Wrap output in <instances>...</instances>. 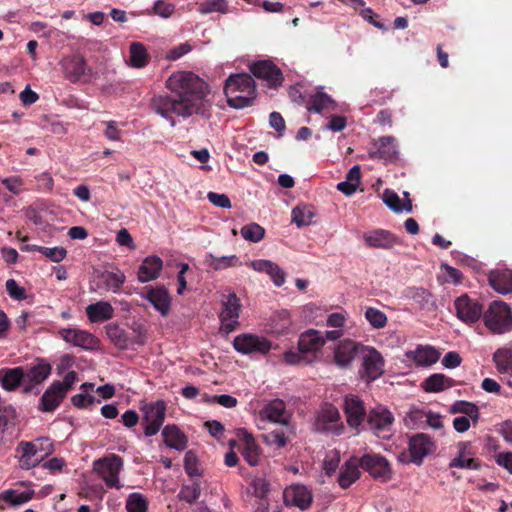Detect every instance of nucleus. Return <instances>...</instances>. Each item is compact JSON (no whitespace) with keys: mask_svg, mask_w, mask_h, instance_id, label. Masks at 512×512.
<instances>
[{"mask_svg":"<svg viewBox=\"0 0 512 512\" xmlns=\"http://www.w3.org/2000/svg\"><path fill=\"white\" fill-rule=\"evenodd\" d=\"M166 87L177 97L168 95L154 96L151 101L152 110L167 120L172 127L176 125L173 115L188 118L200 115L211 116V103L206 99L205 82L189 71L173 73L166 81Z\"/></svg>","mask_w":512,"mask_h":512,"instance_id":"nucleus-1","label":"nucleus"},{"mask_svg":"<svg viewBox=\"0 0 512 512\" xmlns=\"http://www.w3.org/2000/svg\"><path fill=\"white\" fill-rule=\"evenodd\" d=\"M224 93L230 107L242 109L251 105L256 97L255 82L246 73L230 75L225 82Z\"/></svg>","mask_w":512,"mask_h":512,"instance_id":"nucleus-2","label":"nucleus"},{"mask_svg":"<svg viewBox=\"0 0 512 512\" xmlns=\"http://www.w3.org/2000/svg\"><path fill=\"white\" fill-rule=\"evenodd\" d=\"M124 468L123 459L117 454H109L96 459L92 463V470L105 483L108 488L121 489L120 473Z\"/></svg>","mask_w":512,"mask_h":512,"instance_id":"nucleus-3","label":"nucleus"},{"mask_svg":"<svg viewBox=\"0 0 512 512\" xmlns=\"http://www.w3.org/2000/svg\"><path fill=\"white\" fill-rule=\"evenodd\" d=\"M486 327L495 334H504L512 330V312L503 301H494L483 315Z\"/></svg>","mask_w":512,"mask_h":512,"instance_id":"nucleus-4","label":"nucleus"},{"mask_svg":"<svg viewBox=\"0 0 512 512\" xmlns=\"http://www.w3.org/2000/svg\"><path fill=\"white\" fill-rule=\"evenodd\" d=\"M233 347L241 354L257 355L268 353L272 348V343L262 335L242 333L234 338Z\"/></svg>","mask_w":512,"mask_h":512,"instance_id":"nucleus-5","label":"nucleus"},{"mask_svg":"<svg viewBox=\"0 0 512 512\" xmlns=\"http://www.w3.org/2000/svg\"><path fill=\"white\" fill-rule=\"evenodd\" d=\"M362 364L360 375L367 382L374 381L384 373V359L374 347L365 346L362 348Z\"/></svg>","mask_w":512,"mask_h":512,"instance_id":"nucleus-6","label":"nucleus"},{"mask_svg":"<svg viewBox=\"0 0 512 512\" xmlns=\"http://www.w3.org/2000/svg\"><path fill=\"white\" fill-rule=\"evenodd\" d=\"M370 430L375 436L382 439H389L393 434L394 417L385 407L373 408L367 416Z\"/></svg>","mask_w":512,"mask_h":512,"instance_id":"nucleus-7","label":"nucleus"},{"mask_svg":"<svg viewBox=\"0 0 512 512\" xmlns=\"http://www.w3.org/2000/svg\"><path fill=\"white\" fill-rule=\"evenodd\" d=\"M240 308V299L235 293L223 296L222 309L219 314L221 331L228 334L238 327Z\"/></svg>","mask_w":512,"mask_h":512,"instance_id":"nucleus-8","label":"nucleus"},{"mask_svg":"<svg viewBox=\"0 0 512 512\" xmlns=\"http://www.w3.org/2000/svg\"><path fill=\"white\" fill-rule=\"evenodd\" d=\"M63 74L72 83L78 81L87 82L92 77V70L81 55H70L60 61Z\"/></svg>","mask_w":512,"mask_h":512,"instance_id":"nucleus-9","label":"nucleus"},{"mask_svg":"<svg viewBox=\"0 0 512 512\" xmlns=\"http://www.w3.org/2000/svg\"><path fill=\"white\" fill-rule=\"evenodd\" d=\"M434 449V443L431 438L423 433L412 436L409 440L410 459L403 453L398 456V460L403 463L412 462L420 465L423 459Z\"/></svg>","mask_w":512,"mask_h":512,"instance_id":"nucleus-10","label":"nucleus"},{"mask_svg":"<svg viewBox=\"0 0 512 512\" xmlns=\"http://www.w3.org/2000/svg\"><path fill=\"white\" fill-rule=\"evenodd\" d=\"M259 421L270 422L280 426H288L291 413L287 410L286 404L281 399H273L266 403L259 411Z\"/></svg>","mask_w":512,"mask_h":512,"instance_id":"nucleus-11","label":"nucleus"},{"mask_svg":"<svg viewBox=\"0 0 512 512\" xmlns=\"http://www.w3.org/2000/svg\"><path fill=\"white\" fill-rule=\"evenodd\" d=\"M145 429L144 434L148 437L156 435L164 423L166 416V405L163 401L146 404L143 407Z\"/></svg>","mask_w":512,"mask_h":512,"instance_id":"nucleus-12","label":"nucleus"},{"mask_svg":"<svg viewBox=\"0 0 512 512\" xmlns=\"http://www.w3.org/2000/svg\"><path fill=\"white\" fill-rule=\"evenodd\" d=\"M360 467L373 478L387 481L391 478L390 464L385 457L379 454H365L358 459Z\"/></svg>","mask_w":512,"mask_h":512,"instance_id":"nucleus-13","label":"nucleus"},{"mask_svg":"<svg viewBox=\"0 0 512 512\" xmlns=\"http://www.w3.org/2000/svg\"><path fill=\"white\" fill-rule=\"evenodd\" d=\"M315 428L321 432H332L340 434L343 429L340 423V413L338 409L331 405H324L317 413L315 419Z\"/></svg>","mask_w":512,"mask_h":512,"instance_id":"nucleus-14","label":"nucleus"},{"mask_svg":"<svg viewBox=\"0 0 512 512\" xmlns=\"http://www.w3.org/2000/svg\"><path fill=\"white\" fill-rule=\"evenodd\" d=\"M58 334L66 343L84 350L96 349L99 344L92 333L78 328H62Z\"/></svg>","mask_w":512,"mask_h":512,"instance_id":"nucleus-15","label":"nucleus"},{"mask_svg":"<svg viewBox=\"0 0 512 512\" xmlns=\"http://www.w3.org/2000/svg\"><path fill=\"white\" fill-rule=\"evenodd\" d=\"M457 317L466 324L477 322L482 313V306L467 295H461L454 301Z\"/></svg>","mask_w":512,"mask_h":512,"instance_id":"nucleus-16","label":"nucleus"},{"mask_svg":"<svg viewBox=\"0 0 512 512\" xmlns=\"http://www.w3.org/2000/svg\"><path fill=\"white\" fill-rule=\"evenodd\" d=\"M365 346L350 339H344L337 343L333 351L334 362L338 367L347 368L354 361L355 357L362 353Z\"/></svg>","mask_w":512,"mask_h":512,"instance_id":"nucleus-17","label":"nucleus"},{"mask_svg":"<svg viewBox=\"0 0 512 512\" xmlns=\"http://www.w3.org/2000/svg\"><path fill=\"white\" fill-rule=\"evenodd\" d=\"M344 413L351 428L358 429L366 417V409L363 401L356 395H347L344 398Z\"/></svg>","mask_w":512,"mask_h":512,"instance_id":"nucleus-18","label":"nucleus"},{"mask_svg":"<svg viewBox=\"0 0 512 512\" xmlns=\"http://www.w3.org/2000/svg\"><path fill=\"white\" fill-rule=\"evenodd\" d=\"M284 502L287 506H294L300 510L307 509L312 503V493L301 484H293L285 488L283 492Z\"/></svg>","mask_w":512,"mask_h":512,"instance_id":"nucleus-19","label":"nucleus"},{"mask_svg":"<svg viewBox=\"0 0 512 512\" xmlns=\"http://www.w3.org/2000/svg\"><path fill=\"white\" fill-rule=\"evenodd\" d=\"M253 75L267 82L269 87H277L282 83V73L271 61L263 60L255 62L250 67Z\"/></svg>","mask_w":512,"mask_h":512,"instance_id":"nucleus-20","label":"nucleus"},{"mask_svg":"<svg viewBox=\"0 0 512 512\" xmlns=\"http://www.w3.org/2000/svg\"><path fill=\"white\" fill-rule=\"evenodd\" d=\"M363 240L369 248L391 249L400 244L399 238L385 229H374L363 234Z\"/></svg>","mask_w":512,"mask_h":512,"instance_id":"nucleus-21","label":"nucleus"},{"mask_svg":"<svg viewBox=\"0 0 512 512\" xmlns=\"http://www.w3.org/2000/svg\"><path fill=\"white\" fill-rule=\"evenodd\" d=\"M141 297L148 300L162 316H167L170 312L171 296L165 287H147L146 292L141 293Z\"/></svg>","mask_w":512,"mask_h":512,"instance_id":"nucleus-22","label":"nucleus"},{"mask_svg":"<svg viewBox=\"0 0 512 512\" xmlns=\"http://www.w3.org/2000/svg\"><path fill=\"white\" fill-rule=\"evenodd\" d=\"M307 109L311 112L326 115L339 110L338 104L323 91V87L309 95V104Z\"/></svg>","mask_w":512,"mask_h":512,"instance_id":"nucleus-23","label":"nucleus"},{"mask_svg":"<svg viewBox=\"0 0 512 512\" xmlns=\"http://www.w3.org/2000/svg\"><path fill=\"white\" fill-rule=\"evenodd\" d=\"M328 340L319 330L309 329L303 332L298 340V349L301 353L311 354L313 356L319 352Z\"/></svg>","mask_w":512,"mask_h":512,"instance_id":"nucleus-24","label":"nucleus"},{"mask_svg":"<svg viewBox=\"0 0 512 512\" xmlns=\"http://www.w3.org/2000/svg\"><path fill=\"white\" fill-rule=\"evenodd\" d=\"M248 265L256 272L270 277L275 286L281 287L286 280V272L275 262L268 259L250 261Z\"/></svg>","mask_w":512,"mask_h":512,"instance_id":"nucleus-25","label":"nucleus"},{"mask_svg":"<svg viewBox=\"0 0 512 512\" xmlns=\"http://www.w3.org/2000/svg\"><path fill=\"white\" fill-rule=\"evenodd\" d=\"M237 437L241 443V450L244 459L251 466L258 465L260 450L253 435L248 430L241 428L237 430Z\"/></svg>","mask_w":512,"mask_h":512,"instance_id":"nucleus-26","label":"nucleus"},{"mask_svg":"<svg viewBox=\"0 0 512 512\" xmlns=\"http://www.w3.org/2000/svg\"><path fill=\"white\" fill-rule=\"evenodd\" d=\"M163 268V262L158 256L146 257L140 265L137 279L140 283H147L159 277Z\"/></svg>","mask_w":512,"mask_h":512,"instance_id":"nucleus-27","label":"nucleus"},{"mask_svg":"<svg viewBox=\"0 0 512 512\" xmlns=\"http://www.w3.org/2000/svg\"><path fill=\"white\" fill-rule=\"evenodd\" d=\"M359 467L360 464L356 457H351L340 467L338 484L341 488H349L360 478L361 472Z\"/></svg>","mask_w":512,"mask_h":512,"instance_id":"nucleus-28","label":"nucleus"},{"mask_svg":"<svg viewBox=\"0 0 512 512\" xmlns=\"http://www.w3.org/2000/svg\"><path fill=\"white\" fill-rule=\"evenodd\" d=\"M407 359L419 366H430L439 360V352L431 346H418L415 350L406 352Z\"/></svg>","mask_w":512,"mask_h":512,"instance_id":"nucleus-29","label":"nucleus"},{"mask_svg":"<svg viewBox=\"0 0 512 512\" xmlns=\"http://www.w3.org/2000/svg\"><path fill=\"white\" fill-rule=\"evenodd\" d=\"M489 284L502 295L512 293V270H495L489 274Z\"/></svg>","mask_w":512,"mask_h":512,"instance_id":"nucleus-30","label":"nucleus"},{"mask_svg":"<svg viewBox=\"0 0 512 512\" xmlns=\"http://www.w3.org/2000/svg\"><path fill=\"white\" fill-rule=\"evenodd\" d=\"M51 373L50 364L43 360L37 362L36 365L32 366L26 373L24 372L25 381L30 384L24 388L25 392H30L34 385L42 383Z\"/></svg>","mask_w":512,"mask_h":512,"instance_id":"nucleus-31","label":"nucleus"},{"mask_svg":"<svg viewBox=\"0 0 512 512\" xmlns=\"http://www.w3.org/2000/svg\"><path fill=\"white\" fill-rule=\"evenodd\" d=\"M162 436L164 443L172 449L184 451L187 448L188 439L176 425H167L162 430Z\"/></svg>","mask_w":512,"mask_h":512,"instance_id":"nucleus-32","label":"nucleus"},{"mask_svg":"<svg viewBox=\"0 0 512 512\" xmlns=\"http://www.w3.org/2000/svg\"><path fill=\"white\" fill-rule=\"evenodd\" d=\"M373 146L375 150L372 152V157L374 158L391 161L397 157V146L395 144V139L391 136L381 137Z\"/></svg>","mask_w":512,"mask_h":512,"instance_id":"nucleus-33","label":"nucleus"},{"mask_svg":"<svg viewBox=\"0 0 512 512\" xmlns=\"http://www.w3.org/2000/svg\"><path fill=\"white\" fill-rule=\"evenodd\" d=\"M114 309L107 301H98L86 307V314L90 322H104L113 317Z\"/></svg>","mask_w":512,"mask_h":512,"instance_id":"nucleus-34","label":"nucleus"},{"mask_svg":"<svg viewBox=\"0 0 512 512\" xmlns=\"http://www.w3.org/2000/svg\"><path fill=\"white\" fill-rule=\"evenodd\" d=\"M348 314L346 312H335L328 315L326 324L333 328L325 332L328 340L334 341L343 336V328L346 325Z\"/></svg>","mask_w":512,"mask_h":512,"instance_id":"nucleus-35","label":"nucleus"},{"mask_svg":"<svg viewBox=\"0 0 512 512\" xmlns=\"http://www.w3.org/2000/svg\"><path fill=\"white\" fill-rule=\"evenodd\" d=\"M18 451L21 453L19 464L22 469H31L41 462L33 442H21Z\"/></svg>","mask_w":512,"mask_h":512,"instance_id":"nucleus-36","label":"nucleus"},{"mask_svg":"<svg viewBox=\"0 0 512 512\" xmlns=\"http://www.w3.org/2000/svg\"><path fill=\"white\" fill-rule=\"evenodd\" d=\"M64 397L65 394L60 390V385L53 383L42 395L40 409L45 412L53 411L59 406Z\"/></svg>","mask_w":512,"mask_h":512,"instance_id":"nucleus-37","label":"nucleus"},{"mask_svg":"<svg viewBox=\"0 0 512 512\" xmlns=\"http://www.w3.org/2000/svg\"><path fill=\"white\" fill-rule=\"evenodd\" d=\"M454 380L445 376L442 373H435L430 375L423 383L422 388L429 393H439L446 389L453 387Z\"/></svg>","mask_w":512,"mask_h":512,"instance_id":"nucleus-38","label":"nucleus"},{"mask_svg":"<svg viewBox=\"0 0 512 512\" xmlns=\"http://www.w3.org/2000/svg\"><path fill=\"white\" fill-rule=\"evenodd\" d=\"M269 492L270 483L262 476L254 477L245 490L248 497H255L256 500H270Z\"/></svg>","mask_w":512,"mask_h":512,"instance_id":"nucleus-39","label":"nucleus"},{"mask_svg":"<svg viewBox=\"0 0 512 512\" xmlns=\"http://www.w3.org/2000/svg\"><path fill=\"white\" fill-rule=\"evenodd\" d=\"M0 381L5 390L12 391L16 389L22 381H25L24 369L22 367L2 369L0 370Z\"/></svg>","mask_w":512,"mask_h":512,"instance_id":"nucleus-40","label":"nucleus"},{"mask_svg":"<svg viewBox=\"0 0 512 512\" xmlns=\"http://www.w3.org/2000/svg\"><path fill=\"white\" fill-rule=\"evenodd\" d=\"M206 264L215 271L241 266L242 263L236 255L215 256L212 253L207 254Z\"/></svg>","mask_w":512,"mask_h":512,"instance_id":"nucleus-41","label":"nucleus"},{"mask_svg":"<svg viewBox=\"0 0 512 512\" xmlns=\"http://www.w3.org/2000/svg\"><path fill=\"white\" fill-rule=\"evenodd\" d=\"M128 64L133 68H143L148 63V53L145 46L140 42H132L129 47Z\"/></svg>","mask_w":512,"mask_h":512,"instance_id":"nucleus-42","label":"nucleus"},{"mask_svg":"<svg viewBox=\"0 0 512 512\" xmlns=\"http://www.w3.org/2000/svg\"><path fill=\"white\" fill-rule=\"evenodd\" d=\"M383 201L392 211L401 213L403 211L410 213L412 211V202L410 199L401 200L397 193L386 189L383 193Z\"/></svg>","mask_w":512,"mask_h":512,"instance_id":"nucleus-43","label":"nucleus"},{"mask_svg":"<svg viewBox=\"0 0 512 512\" xmlns=\"http://www.w3.org/2000/svg\"><path fill=\"white\" fill-rule=\"evenodd\" d=\"M33 496V490L19 491L16 489H8L0 494V500L10 505L18 506L29 502Z\"/></svg>","mask_w":512,"mask_h":512,"instance_id":"nucleus-44","label":"nucleus"},{"mask_svg":"<svg viewBox=\"0 0 512 512\" xmlns=\"http://www.w3.org/2000/svg\"><path fill=\"white\" fill-rule=\"evenodd\" d=\"M493 361L497 370L501 374L512 376V350L508 348H499L493 354Z\"/></svg>","mask_w":512,"mask_h":512,"instance_id":"nucleus-45","label":"nucleus"},{"mask_svg":"<svg viewBox=\"0 0 512 512\" xmlns=\"http://www.w3.org/2000/svg\"><path fill=\"white\" fill-rule=\"evenodd\" d=\"M292 320L287 310L277 312L272 319V332L277 335H285L292 331Z\"/></svg>","mask_w":512,"mask_h":512,"instance_id":"nucleus-46","label":"nucleus"},{"mask_svg":"<svg viewBox=\"0 0 512 512\" xmlns=\"http://www.w3.org/2000/svg\"><path fill=\"white\" fill-rule=\"evenodd\" d=\"M468 447L467 443L461 444L459 449V454L450 462V467H457L462 469H470L476 470L480 467L479 463L476 459L471 457L466 449Z\"/></svg>","mask_w":512,"mask_h":512,"instance_id":"nucleus-47","label":"nucleus"},{"mask_svg":"<svg viewBox=\"0 0 512 512\" xmlns=\"http://www.w3.org/2000/svg\"><path fill=\"white\" fill-rule=\"evenodd\" d=\"M102 278L105 288L113 293H119L126 280L124 272L119 269L104 272Z\"/></svg>","mask_w":512,"mask_h":512,"instance_id":"nucleus-48","label":"nucleus"},{"mask_svg":"<svg viewBox=\"0 0 512 512\" xmlns=\"http://www.w3.org/2000/svg\"><path fill=\"white\" fill-rule=\"evenodd\" d=\"M313 207L308 205H299L293 208L291 216L292 222L298 227L308 226L312 223L314 218Z\"/></svg>","mask_w":512,"mask_h":512,"instance_id":"nucleus-49","label":"nucleus"},{"mask_svg":"<svg viewBox=\"0 0 512 512\" xmlns=\"http://www.w3.org/2000/svg\"><path fill=\"white\" fill-rule=\"evenodd\" d=\"M451 411L453 413H461V414H463L462 416H466V417L470 418L472 420L473 424H476L478 422L479 409L473 403H469V402H465V401L455 402L451 407Z\"/></svg>","mask_w":512,"mask_h":512,"instance_id":"nucleus-50","label":"nucleus"},{"mask_svg":"<svg viewBox=\"0 0 512 512\" xmlns=\"http://www.w3.org/2000/svg\"><path fill=\"white\" fill-rule=\"evenodd\" d=\"M198 11L201 14L213 12L225 14L228 12V4L226 0H205L199 3Z\"/></svg>","mask_w":512,"mask_h":512,"instance_id":"nucleus-51","label":"nucleus"},{"mask_svg":"<svg viewBox=\"0 0 512 512\" xmlns=\"http://www.w3.org/2000/svg\"><path fill=\"white\" fill-rule=\"evenodd\" d=\"M241 236L250 242H259L265 235V230L257 223H250L241 228Z\"/></svg>","mask_w":512,"mask_h":512,"instance_id":"nucleus-52","label":"nucleus"},{"mask_svg":"<svg viewBox=\"0 0 512 512\" xmlns=\"http://www.w3.org/2000/svg\"><path fill=\"white\" fill-rule=\"evenodd\" d=\"M126 509L127 512H147V500L140 493H131L126 501Z\"/></svg>","mask_w":512,"mask_h":512,"instance_id":"nucleus-53","label":"nucleus"},{"mask_svg":"<svg viewBox=\"0 0 512 512\" xmlns=\"http://www.w3.org/2000/svg\"><path fill=\"white\" fill-rule=\"evenodd\" d=\"M365 318L370 325L376 329H381L387 324V316L385 313L373 307L366 309Z\"/></svg>","mask_w":512,"mask_h":512,"instance_id":"nucleus-54","label":"nucleus"},{"mask_svg":"<svg viewBox=\"0 0 512 512\" xmlns=\"http://www.w3.org/2000/svg\"><path fill=\"white\" fill-rule=\"evenodd\" d=\"M201 494V488L198 483H192L189 485H184L180 492H179V498L188 502V503H194Z\"/></svg>","mask_w":512,"mask_h":512,"instance_id":"nucleus-55","label":"nucleus"},{"mask_svg":"<svg viewBox=\"0 0 512 512\" xmlns=\"http://www.w3.org/2000/svg\"><path fill=\"white\" fill-rule=\"evenodd\" d=\"M153 14L158 15L162 18H169L175 12V5L166 0H156L153 8Z\"/></svg>","mask_w":512,"mask_h":512,"instance_id":"nucleus-56","label":"nucleus"},{"mask_svg":"<svg viewBox=\"0 0 512 512\" xmlns=\"http://www.w3.org/2000/svg\"><path fill=\"white\" fill-rule=\"evenodd\" d=\"M39 252L42 253L46 258L51 260L52 262H61L65 259L67 255V251L63 247H43L39 249Z\"/></svg>","mask_w":512,"mask_h":512,"instance_id":"nucleus-57","label":"nucleus"},{"mask_svg":"<svg viewBox=\"0 0 512 512\" xmlns=\"http://www.w3.org/2000/svg\"><path fill=\"white\" fill-rule=\"evenodd\" d=\"M35 445L36 451L39 454V457L41 458V461L53 453L54 447L53 443L49 438H37L34 441H32Z\"/></svg>","mask_w":512,"mask_h":512,"instance_id":"nucleus-58","label":"nucleus"},{"mask_svg":"<svg viewBox=\"0 0 512 512\" xmlns=\"http://www.w3.org/2000/svg\"><path fill=\"white\" fill-rule=\"evenodd\" d=\"M264 440L268 445L275 446L276 448H282L287 443V438L281 431H272L267 433L264 436Z\"/></svg>","mask_w":512,"mask_h":512,"instance_id":"nucleus-59","label":"nucleus"},{"mask_svg":"<svg viewBox=\"0 0 512 512\" xmlns=\"http://www.w3.org/2000/svg\"><path fill=\"white\" fill-rule=\"evenodd\" d=\"M109 338L119 348H125L127 346V338L124 332L118 327H110L107 331Z\"/></svg>","mask_w":512,"mask_h":512,"instance_id":"nucleus-60","label":"nucleus"},{"mask_svg":"<svg viewBox=\"0 0 512 512\" xmlns=\"http://www.w3.org/2000/svg\"><path fill=\"white\" fill-rule=\"evenodd\" d=\"M347 119L344 116L332 115L329 117L328 123L325 125V130L332 132H340L346 128Z\"/></svg>","mask_w":512,"mask_h":512,"instance_id":"nucleus-61","label":"nucleus"},{"mask_svg":"<svg viewBox=\"0 0 512 512\" xmlns=\"http://www.w3.org/2000/svg\"><path fill=\"white\" fill-rule=\"evenodd\" d=\"M6 290L13 299L22 300L25 298L24 288L20 287L14 279H8L6 281Z\"/></svg>","mask_w":512,"mask_h":512,"instance_id":"nucleus-62","label":"nucleus"},{"mask_svg":"<svg viewBox=\"0 0 512 512\" xmlns=\"http://www.w3.org/2000/svg\"><path fill=\"white\" fill-rule=\"evenodd\" d=\"M207 198L216 207H220V208H230L231 207V201H230L229 197L225 194L209 192L207 194Z\"/></svg>","mask_w":512,"mask_h":512,"instance_id":"nucleus-63","label":"nucleus"},{"mask_svg":"<svg viewBox=\"0 0 512 512\" xmlns=\"http://www.w3.org/2000/svg\"><path fill=\"white\" fill-rule=\"evenodd\" d=\"M340 462V457L338 452L329 453L323 463V468L327 475H331L336 468L338 467Z\"/></svg>","mask_w":512,"mask_h":512,"instance_id":"nucleus-64","label":"nucleus"}]
</instances>
